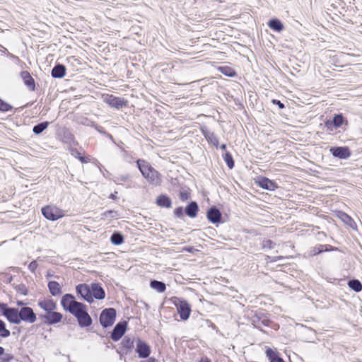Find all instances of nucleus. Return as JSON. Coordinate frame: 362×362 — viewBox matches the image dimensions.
I'll return each mask as SVG.
<instances>
[{
  "mask_svg": "<svg viewBox=\"0 0 362 362\" xmlns=\"http://www.w3.org/2000/svg\"><path fill=\"white\" fill-rule=\"evenodd\" d=\"M60 303L64 310L76 317L81 328H86L92 325L93 320L88 314L87 305L77 301L73 294L65 293L62 297Z\"/></svg>",
  "mask_w": 362,
  "mask_h": 362,
  "instance_id": "obj_1",
  "label": "nucleus"
},
{
  "mask_svg": "<svg viewBox=\"0 0 362 362\" xmlns=\"http://www.w3.org/2000/svg\"><path fill=\"white\" fill-rule=\"evenodd\" d=\"M270 314L265 310L259 308L255 310H251L247 313L249 322L257 329L265 332L262 329L263 327H271L277 330L279 327V325L274 323L270 320Z\"/></svg>",
  "mask_w": 362,
  "mask_h": 362,
  "instance_id": "obj_2",
  "label": "nucleus"
},
{
  "mask_svg": "<svg viewBox=\"0 0 362 362\" xmlns=\"http://www.w3.org/2000/svg\"><path fill=\"white\" fill-rule=\"evenodd\" d=\"M137 168L142 176L148 183L153 186H160L162 182V175L151 165L144 159L139 158L136 161Z\"/></svg>",
  "mask_w": 362,
  "mask_h": 362,
  "instance_id": "obj_3",
  "label": "nucleus"
},
{
  "mask_svg": "<svg viewBox=\"0 0 362 362\" xmlns=\"http://www.w3.org/2000/svg\"><path fill=\"white\" fill-rule=\"evenodd\" d=\"M42 216L47 220L55 221L65 216L64 210L56 205H46L41 209Z\"/></svg>",
  "mask_w": 362,
  "mask_h": 362,
  "instance_id": "obj_4",
  "label": "nucleus"
},
{
  "mask_svg": "<svg viewBox=\"0 0 362 362\" xmlns=\"http://www.w3.org/2000/svg\"><path fill=\"white\" fill-rule=\"evenodd\" d=\"M117 317L116 310L113 308H105L100 314L99 321L103 328L113 325Z\"/></svg>",
  "mask_w": 362,
  "mask_h": 362,
  "instance_id": "obj_5",
  "label": "nucleus"
},
{
  "mask_svg": "<svg viewBox=\"0 0 362 362\" xmlns=\"http://www.w3.org/2000/svg\"><path fill=\"white\" fill-rule=\"evenodd\" d=\"M174 304L177 308L180 319L184 321L189 319L191 314V306L189 303L185 300L175 297Z\"/></svg>",
  "mask_w": 362,
  "mask_h": 362,
  "instance_id": "obj_6",
  "label": "nucleus"
},
{
  "mask_svg": "<svg viewBox=\"0 0 362 362\" xmlns=\"http://www.w3.org/2000/svg\"><path fill=\"white\" fill-rule=\"evenodd\" d=\"M40 319L47 325H54L62 322L63 315L61 313L56 311L49 312L47 313H40L38 315Z\"/></svg>",
  "mask_w": 362,
  "mask_h": 362,
  "instance_id": "obj_7",
  "label": "nucleus"
},
{
  "mask_svg": "<svg viewBox=\"0 0 362 362\" xmlns=\"http://www.w3.org/2000/svg\"><path fill=\"white\" fill-rule=\"evenodd\" d=\"M76 293L77 296L89 303L93 302L91 298V286L87 284H79L76 286Z\"/></svg>",
  "mask_w": 362,
  "mask_h": 362,
  "instance_id": "obj_8",
  "label": "nucleus"
},
{
  "mask_svg": "<svg viewBox=\"0 0 362 362\" xmlns=\"http://www.w3.org/2000/svg\"><path fill=\"white\" fill-rule=\"evenodd\" d=\"M103 102L110 107L120 110L127 105V100L123 98L116 97L113 95H107L103 97Z\"/></svg>",
  "mask_w": 362,
  "mask_h": 362,
  "instance_id": "obj_9",
  "label": "nucleus"
},
{
  "mask_svg": "<svg viewBox=\"0 0 362 362\" xmlns=\"http://www.w3.org/2000/svg\"><path fill=\"white\" fill-rule=\"evenodd\" d=\"M128 326L127 321L122 320L117 322L110 332V337L114 341H119L125 334Z\"/></svg>",
  "mask_w": 362,
  "mask_h": 362,
  "instance_id": "obj_10",
  "label": "nucleus"
},
{
  "mask_svg": "<svg viewBox=\"0 0 362 362\" xmlns=\"http://www.w3.org/2000/svg\"><path fill=\"white\" fill-rule=\"evenodd\" d=\"M329 152L333 157L341 160H346L351 156V151L346 146H332L329 148Z\"/></svg>",
  "mask_w": 362,
  "mask_h": 362,
  "instance_id": "obj_11",
  "label": "nucleus"
},
{
  "mask_svg": "<svg viewBox=\"0 0 362 362\" xmlns=\"http://www.w3.org/2000/svg\"><path fill=\"white\" fill-rule=\"evenodd\" d=\"M206 218L210 223L214 224L223 223L222 213L216 206H212L207 210Z\"/></svg>",
  "mask_w": 362,
  "mask_h": 362,
  "instance_id": "obj_12",
  "label": "nucleus"
},
{
  "mask_svg": "<svg viewBox=\"0 0 362 362\" xmlns=\"http://www.w3.org/2000/svg\"><path fill=\"white\" fill-rule=\"evenodd\" d=\"M58 136L60 137L61 141L69 146L71 145H78V143L75 140L74 135L72 132L66 127H63L58 131Z\"/></svg>",
  "mask_w": 362,
  "mask_h": 362,
  "instance_id": "obj_13",
  "label": "nucleus"
},
{
  "mask_svg": "<svg viewBox=\"0 0 362 362\" xmlns=\"http://www.w3.org/2000/svg\"><path fill=\"white\" fill-rule=\"evenodd\" d=\"M37 320V315L30 307H22L20 308V322L34 323Z\"/></svg>",
  "mask_w": 362,
  "mask_h": 362,
  "instance_id": "obj_14",
  "label": "nucleus"
},
{
  "mask_svg": "<svg viewBox=\"0 0 362 362\" xmlns=\"http://www.w3.org/2000/svg\"><path fill=\"white\" fill-rule=\"evenodd\" d=\"M136 352L137 353L139 358H148L151 352V346L144 340L139 338L136 339Z\"/></svg>",
  "mask_w": 362,
  "mask_h": 362,
  "instance_id": "obj_15",
  "label": "nucleus"
},
{
  "mask_svg": "<svg viewBox=\"0 0 362 362\" xmlns=\"http://www.w3.org/2000/svg\"><path fill=\"white\" fill-rule=\"evenodd\" d=\"M256 183L259 187L264 189L274 191L279 187L277 183L274 180H272L267 177H258Z\"/></svg>",
  "mask_w": 362,
  "mask_h": 362,
  "instance_id": "obj_16",
  "label": "nucleus"
},
{
  "mask_svg": "<svg viewBox=\"0 0 362 362\" xmlns=\"http://www.w3.org/2000/svg\"><path fill=\"white\" fill-rule=\"evenodd\" d=\"M339 249L336 247H334L331 245L325 244L321 245L318 244L314 247L310 248L309 255L310 256H315L324 252H331V251H337Z\"/></svg>",
  "mask_w": 362,
  "mask_h": 362,
  "instance_id": "obj_17",
  "label": "nucleus"
},
{
  "mask_svg": "<svg viewBox=\"0 0 362 362\" xmlns=\"http://www.w3.org/2000/svg\"><path fill=\"white\" fill-rule=\"evenodd\" d=\"M37 305L45 312V313L57 309V304L52 298L39 299Z\"/></svg>",
  "mask_w": 362,
  "mask_h": 362,
  "instance_id": "obj_18",
  "label": "nucleus"
},
{
  "mask_svg": "<svg viewBox=\"0 0 362 362\" xmlns=\"http://www.w3.org/2000/svg\"><path fill=\"white\" fill-rule=\"evenodd\" d=\"M91 286V298L97 300H103L105 298V292L101 284L93 282Z\"/></svg>",
  "mask_w": 362,
  "mask_h": 362,
  "instance_id": "obj_19",
  "label": "nucleus"
},
{
  "mask_svg": "<svg viewBox=\"0 0 362 362\" xmlns=\"http://www.w3.org/2000/svg\"><path fill=\"white\" fill-rule=\"evenodd\" d=\"M332 119L334 126H336L337 129L342 128L344 131L347 129L349 122L342 113L334 114Z\"/></svg>",
  "mask_w": 362,
  "mask_h": 362,
  "instance_id": "obj_20",
  "label": "nucleus"
},
{
  "mask_svg": "<svg viewBox=\"0 0 362 362\" xmlns=\"http://www.w3.org/2000/svg\"><path fill=\"white\" fill-rule=\"evenodd\" d=\"M5 317L10 323L19 325L21 323L20 309L10 307L8 312L5 314Z\"/></svg>",
  "mask_w": 362,
  "mask_h": 362,
  "instance_id": "obj_21",
  "label": "nucleus"
},
{
  "mask_svg": "<svg viewBox=\"0 0 362 362\" xmlns=\"http://www.w3.org/2000/svg\"><path fill=\"white\" fill-rule=\"evenodd\" d=\"M200 130L202 135L207 140V141L218 148L219 145V141L216 135L214 132L209 130L206 126L202 127Z\"/></svg>",
  "mask_w": 362,
  "mask_h": 362,
  "instance_id": "obj_22",
  "label": "nucleus"
},
{
  "mask_svg": "<svg viewBox=\"0 0 362 362\" xmlns=\"http://www.w3.org/2000/svg\"><path fill=\"white\" fill-rule=\"evenodd\" d=\"M20 76L28 90L34 91L35 90V81L30 74L28 71H22L20 73Z\"/></svg>",
  "mask_w": 362,
  "mask_h": 362,
  "instance_id": "obj_23",
  "label": "nucleus"
},
{
  "mask_svg": "<svg viewBox=\"0 0 362 362\" xmlns=\"http://www.w3.org/2000/svg\"><path fill=\"white\" fill-rule=\"evenodd\" d=\"M199 211V206L195 201L189 202L185 208V214L191 218H196Z\"/></svg>",
  "mask_w": 362,
  "mask_h": 362,
  "instance_id": "obj_24",
  "label": "nucleus"
},
{
  "mask_svg": "<svg viewBox=\"0 0 362 362\" xmlns=\"http://www.w3.org/2000/svg\"><path fill=\"white\" fill-rule=\"evenodd\" d=\"M66 72L65 65L57 63L51 71V76L54 78H62Z\"/></svg>",
  "mask_w": 362,
  "mask_h": 362,
  "instance_id": "obj_25",
  "label": "nucleus"
},
{
  "mask_svg": "<svg viewBox=\"0 0 362 362\" xmlns=\"http://www.w3.org/2000/svg\"><path fill=\"white\" fill-rule=\"evenodd\" d=\"M156 203L158 206L169 209L172 206V200L167 194H162L157 197Z\"/></svg>",
  "mask_w": 362,
  "mask_h": 362,
  "instance_id": "obj_26",
  "label": "nucleus"
},
{
  "mask_svg": "<svg viewBox=\"0 0 362 362\" xmlns=\"http://www.w3.org/2000/svg\"><path fill=\"white\" fill-rule=\"evenodd\" d=\"M265 353L269 362H285L276 350L267 347Z\"/></svg>",
  "mask_w": 362,
  "mask_h": 362,
  "instance_id": "obj_27",
  "label": "nucleus"
},
{
  "mask_svg": "<svg viewBox=\"0 0 362 362\" xmlns=\"http://www.w3.org/2000/svg\"><path fill=\"white\" fill-rule=\"evenodd\" d=\"M47 287L52 296H59L62 293V286L56 281H49L47 284Z\"/></svg>",
  "mask_w": 362,
  "mask_h": 362,
  "instance_id": "obj_28",
  "label": "nucleus"
},
{
  "mask_svg": "<svg viewBox=\"0 0 362 362\" xmlns=\"http://www.w3.org/2000/svg\"><path fill=\"white\" fill-rule=\"evenodd\" d=\"M268 26L270 29L276 32H281L284 29L283 23L278 18H272L267 23Z\"/></svg>",
  "mask_w": 362,
  "mask_h": 362,
  "instance_id": "obj_29",
  "label": "nucleus"
},
{
  "mask_svg": "<svg viewBox=\"0 0 362 362\" xmlns=\"http://www.w3.org/2000/svg\"><path fill=\"white\" fill-rule=\"evenodd\" d=\"M121 344L124 349H125V354L131 352L134 348V339L129 336H125L121 341Z\"/></svg>",
  "mask_w": 362,
  "mask_h": 362,
  "instance_id": "obj_30",
  "label": "nucleus"
},
{
  "mask_svg": "<svg viewBox=\"0 0 362 362\" xmlns=\"http://www.w3.org/2000/svg\"><path fill=\"white\" fill-rule=\"evenodd\" d=\"M339 217L346 225H347L350 228L353 229L357 228V225L354 220L346 213L341 212Z\"/></svg>",
  "mask_w": 362,
  "mask_h": 362,
  "instance_id": "obj_31",
  "label": "nucleus"
},
{
  "mask_svg": "<svg viewBox=\"0 0 362 362\" xmlns=\"http://www.w3.org/2000/svg\"><path fill=\"white\" fill-rule=\"evenodd\" d=\"M150 287L158 293H163L166 290V285L163 281L151 279L150 281Z\"/></svg>",
  "mask_w": 362,
  "mask_h": 362,
  "instance_id": "obj_32",
  "label": "nucleus"
},
{
  "mask_svg": "<svg viewBox=\"0 0 362 362\" xmlns=\"http://www.w3.org/2000/svg\"><path fill=\"white\" fill-rule=\"evenodd\" d=\"M124 241V235L119 231H114L110 236V242L114 245H120Z\"/></svg>",
  "mask_w": 362,
  "mask_h": 362,
  "instance_id": "obj_33",
  "label": "nucleus"
},
{
  "mask_svg": "<svg viewBox=\"0 0 362 362\" xmlns=\"http://www.w3.org/2000/svg\"><path fill=\"white\" fill-rule=\"evenodd\" d=\"M218 70L223 75L228 77H235L237 76V72L232 67L228 66H221L218 67Z\"/></svg>",
  "mask_w": 362,
  "mask_h": 362,
  "instance_id": "obj_34",
  "label": "nucleus"
},
{
  "mask_svg": "<svg viewBox=\"0 0 362 362\" xmlns=\"http://www.w3.org/2000/svg\"><path fill=\"white\" fill-rule=\"evenodd\" d=\"M49 125V122L47 121L40 122L33 127V132L35 134L39 135L47 129Z\"/></svg>",
  "mask_w": 362,
  "mask_h": 362,
  "instance_id": "obj_35",
  "label": "nucleus"
},
{
  "mask_svg": "<svg viewBox=\"0 0 362 362\" xmlns=\"http://www.w3.org/2000/svg\"><path fill=\"white\" fill-rule=\"evenodd\" d=\"M349 287L355 292H360L362 290L361 282L356 279H351L348 281Z\"/></svg>",
  "mask_w": 362,
  "mask_h": 362,
  "instance_id": "obj_36",
  "label": "nucleus"
},
{
  "mask_svg": "<svg viewBox=\"0 0 362 362\" xmlns=\"http://www.w3.org/2000/svg\"><path fill=\"white\" fill-rule=\"evenodd\" d=\"M68 149L71 155L78 159L81 163H87L88 162V159L84 156H81L80 152L76 148H74L71 146H69Z\"/></svg>",
  "mask_w": 362,
  "mask_h": 362,
  "instance_id": "obj_37",
  "label": "nucleus"
},
{
  "mask_svg": "<svg viewBox=\"0 0 362 362\" xmlns=\"http://www.w3.org/2000/svg\"><path fill=\"white\" fill-rule=\"evenodd\" d=\"M223 158L229 169H233L234 168V159L233 158L232 154L230 152L226 151L225 153H223Z\"/></svg>",
  "mask_w": 362,
  "mask_h": 362,
  "instance_id": "obj_38",
  "label": "nucleus"
},
{
  "mask_svg": "<svg viewBox=\"0 0 362 362\" xmlns=\"http://www.w3.org/2000/svg\"><path fill=\"white\" fill-rule=\"evenodd\" d=\"M11 335V332L6 329V323L0 319V337L7 338Z\"/></svg>",
  "mask_w": 362,
  "mask_h": 362,
  "instance_id": "obj_39",
  "label": "nucleus"
},
{
  "mask_svg": "<svg viewBox=\"0 0 362 362\" xmlns=\"http://www.w3.org/2000/svg\"><path fill=\"white\" fill-rule=\"evenodd\" d=\"M13 107L0 98V111L3 112L11 111Z\"/></svg>",
  "mask_w": 362,
  "mask_h": 362,
  "instance_id": "obj_40",
  "label": "nucleus"
},
{
  "mask_svg": "<svg viewBox=\"0 0 362 362\" xmlns=\"http://www.w3.org/2000/svg\"><path fill=\"white\" fill-rule=\"evenodd\" d=\"M15 290L17 293H19L23 296H27L28 294V288L24 284H20L15 286Z\"/></svg>",
  "mask_w": 362,
  "mask_h": 362,
  "instance_id": "obj_41",
  "label": "nucleus"
},
{
  "mask_svg": "<svg viewBox=\"0 0 362 362\" xmlns=\"http://www.w3.org/2000/svg\"><path fill=\"white\" fill-rule=\"evenodd\" d=\"M174 216L180 219H184L185 217V209L182 206H178L173 211Z\"/></svg>",
  "mask_w": 362,
  "mask_h": 362,
  "instance_id": "obj_42",
  "label": "nucleus"
},
{
  "mask_svg": "<svg viewBox=\"0 0 362 362\" xmlns=\"http://www.w3.org/2000/svg\"><path fill=\"white\" fill-rule=\"evenodd\" d=\"M191 197V194L187 189H183L180 192L179 198L181 201L185 202L189 199Z\"/></svg>",
  "mask_w": 362,
  "mask_h": 362,
  "instance_id": "obj_43",
  "label": "nucleus"
},
{
  "mask_svg": "<svg viewBox=\"0 0 362 362\" xmlns=\"http://www.w3.org/2000/svg\"><path fill=\"white\" fill-rule=\"evenodd\" d=\"M276 243L271 240H264L262 243V248L272 250L274 248Z\"/></svg>",
  "mask_w": 362,
  "mask_h": 362,
  "instance_id": "obj_44",
  "label": "nucleus"
},
{
  "mask_svg": "<svg viewBox=\"0 0 362 362\" xmlns=\"http://www.w3.org/2000/svg\"><path fill=\"white\" fill-rule=\"evenodd\" d=\"M130 178L129 175H122L115 177L113 181L116 184H120L122 182H127Z\"/></svg>",
  "mask_w": 362,
  "mask_h": 362,
  "instance_id": "obj_45",
  "label": "nucleus"
},
{
  "mask_svg": "<svg viewBox=\"0 0 362 362\" xmlns=\"http://www.w3.org/2000/svg\"><path fill=\"white\" fill-rule=\"evenodd\" d=\"M325 127L329 132H333L334 130L337 129L336 126H334L332 119H327L325 122Z\"/></svg>",
  "mask_w": 362,
  "mask_h": 362,
  "instance_id": "obj_46",
  "label": "nucleus"
},
{
  "mask_svg": "<svg viewBox=\"0 0 362 362\" xmlns=\"http://www.w3.org/2000/svg\"><path fill=\"white\" fill-rule=\"evenodd\" d=\"M10 307L5 303L0 302V314L5 317Z\"/></svg>",
  "mask_w": 362,
  "mask_h": 362,
  "instance_id": "obj_47",
  "label": "nucleus"
},
{
  "mask_svg": "<svg viewBox=\"0 0 362 362\" xmlns=\"http://www.w3.org/2000/svg\"><path fill=\"white\" fill-rule=\"evenodd\" d=\"M104 215L110 218H117L119 216L117 211L115 210H107L104 213Z\"/></svg>",
  "mask_w": 362,
  "mask_h": 362,
  "instance_id": "obj_48",
  "label": "nucleus"
},
{
  "mask_svg": "<svg viewBox=\"0 0 362 362\" xmlns=\"http://www.w3.org/2000/svg\"><path fill=\"white\" fill-rule=\"evenodd\" d=\"M37 263L36 260H33L28 265V269L32 272L35 273L36 269L37 268Z\"/></svg>",
  "mask_w": 362,
  "mask_h": 362,
  "instance_id": "obj_49",
  "label": "nucleus"
},
{
  "mask_svg": "<svg viewBox=\"0 0 362 362\" xmlns=\"http://www.w3.org/2000/svg\"><path fill=\"white\" fill-rule=\"evenodd\" d=\"M92 127H93L95 130H97L99 133L102 134L103 135L105 134L106 131L103 127L94 123H93Z\"/></svg>",
  "mask_w": 362,
  "mask_h": 362,
  "instance_id": "obj_50",
  "label": "nucleus"
},
{
  "mask_svg": "<svg viewBox=\"0 0 362 362\" xmlns=\"http://www.w3.org/2000/svg\"><path fill=\"white\" fill-rule=\"evenodd\" d=\"M271 102L272 104L277 105L279 109L285 108V105L277 99H272Z\"/></svg>",
  "mask_w": 362,
  "mask_h": 362,
  "instance_id": "obj_51",
  "label": "nucleus"
},
{
  "mask_svg": "<svg viewBox=\"0 0 362 362\" xmlns=\"http://www.w3.org/2000/svg\"><path fill=\"white\" fill-rule=\"evenodd\" d=\"M13 359V356L10 354H6L4 355V357L2 358L4 362H9Z\"/></svg>",
  "mask_w": 362,
  "mask_h": 362,
  "instance_id": "obj_52",
  "label": "nucleus"
},
{
  "mask_svg": "<svg viewBox=\"0 0 362 362\" xmlns=\"http://www.w3.org/2000/svg\"><path fill=\"white\" fill-rule=\"evenodd\" d=\"M16 304L18 306H21L22 308V307H26L25 305L27 303L23 300H18L16 301Z\"/></svg>",
  "mask_w": 362,
  "mask_h": 362,
  "instance_id": "obj_53",
  "label": "nucleus"
},
{
  "mask_svg": "<svg viewBox=\"0 0 362 362\" xmlns=\"http://www.w3.org/2000/svg\"><path fill=\"white\" fill-rule=\"evenodd\" d=\"M117 192H115L114 193H111L108 198L110 199H113V200H115L117 199Z\"/></svg>",
  "mask_w": 362,
  "mask_h": 362,
  "instance_id": "obj_54",
  "label": "nucleus"
},
{
  "mask_svg": "<svg viewBox=\"0 0 362 362\" xmlns=\"http://www.w3.org/2000/svg\"><path fill=\"white\" fill-rule=\"evenodd\" d=\"M0 48H1L0 51L2 54H8V52L6 47H4L1 45H0Z\"/></svg>",
  "mask_w": 362,
  "mask_h": 362,
  "instance_id": "obj_55",
  "label": "nucleus"
},
{
  "mask_svg": "<svg viewBox=\"0 0 362 362\" xmlns=\"http://www.w3.org/2000/svg\"><path fill=\"white\" fill-rule=\"evenodd\" d=\"M7 56L9 58L13 59H16V60L19 59L18 57H17V56H16V55H14V54H13L11 53H10V52H8Z\"/></svg>",
  "mask_w": 362,
  "mask_h": 362,
  "instance_id": "obj_56",
  "label": "nucleus"
},
{
  "mask_svg": "<svg viewBox=\"0 0 362 362\" xmlns=\"http://www.w3.org/2000/svg\"><path fill=\"white\" fill-rule=\"evenodd\" d=\"M199 362H211V361L206 356L202 357Z\"/></svg>",
  "mask_w": 362,
  "mask_h": 362,
  "instance_id": "obj_57",
  "label": "nucleus"
},
{
  "mask_svg": "<svg viewBox=\"0 0 362 362\" xmlns=\"http://www.w3.org/2000/svg\"><path fill=\"white\" fill-rule=\"evenodd\" d=\"M141 362H157V360L154 357H151L148 360L141 361Z\"/></svg>",
  "mask_w": 362,
  "mask_h": 362,
  "instance_id": "obj_58",
  "label": "nucleus"
},
{
  "mask_svg": "<svg viewBox=\"0 0 362 362\" xmlns=\"http://www.w3.org/2000/svg\"><path fill=\"white\" fill-rule=\"evenodd\" d=\"M104 136H106L107 138H108L109 139H110L111 141H114V138H113L112 135L110 134V133H108L107 132H106V133Z\"/></svg>",
  "mask_w": 362,
  "mask_h": 362,
  "instance_id": "obj_59",
  "label": "nucleus"
},
{
  "mask_svg": "<svg viewBox=\"0 0 362 362\" xmlns=\"http://www.w3.org/2000/svg\"><path fill=\"white\" fill-rule=\"evenodd\" d=\"M282 258H283V257H282V256H277V257H273V259H272V262H276V261H277V260H279V259H282Z\"/></svg>",
  "mask_w": 362,
  "mask_h": 362,
  "instance_id": "obj_60",
  "label": "nucleus"
},
{
  "mask_svg": "<svg viewBox=\"0 0 362 362\" xmlns=\"http://www.w3.org/2000/svg\"><path fill=\"white\" fill-rule=\"evenodd\" d=\"M4 352H5V349L4 347L2 346H0V356H1L2 355L4 354Z\"/></svg>",
  "mask_w": 362,
  "mask_h": 362,
  "instance_id": "obj_61",
  "label": "nucleus"
},
{
  "mask_svg": "<svg viewBox=\"0 0 362 362\" xmlns=\"http://www.w3.org/2000/svg\"><path fill=\"white\" fill-rule=\"evenodd\" d=\"M226 147H227V146H226V144H221V145L220 146V148H221V150H223V151H226Z\"/></svg>",
  "mask_w": 362,
  "mask_h": 362,
  "instance_id": "obj_62",
  "label": "nucleus"
},
{
  "mask_svg": "<svg viewBox=\"0 0 362 362\" xmlns=\"http://www.w3.org/2000/svg\"><path fill=\"white\" fill-rule=\"evenodd\" d=\"M209 327H211L213 329H217L216 325L212 322H210Z\"/></svg>",
  "mask_w": 362,
  "mask_h": 362,
  "instance_id": "obj_63",
  "label": "nucleus"
},
{
  "mask_svg": "<svg viewBox=\"0 0 362 362\" xmlns=\"http://www.w3.org/2000/svg\"><path fill=\"white\" fill-rule=\"evenodd\" d=\"M45 276H46V278H47V279H49V278L52 277V276H53V274H52L49 272H48L47 273V274L45 275Z\"/></svg>",
  "mask_w": 362,
  "mask_h": 362,
  "instance_id": "obj_64",
  "label": "nucleus"
}]
</instances>
